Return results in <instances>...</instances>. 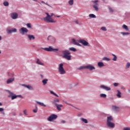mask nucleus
<instances>
[{
    "instance_id": "1",
    "label": "nucleus",
    "mask_w": 130,
    "mask_h": 130,
    "mask_svg": "<svg viewBox=\"0 0 130 130\" xmlns=\"http://www.w3.org/2000/svg\"><path fill=\"white\" fill-rule=\"evenodd\" d=\"M46 15H47V17L44 18V21L45 22H46L47 23H55V22H56V21L52 19V17L50 16L48 13H46Z\"/></svg>"
},
{
    "instance_id": "2",
    "label": "nucleus",
    "mask_w": 130,
    "mask_h": 130,
    "mask_svg": "<svg viewBox=\"0 0 130 130\" xmlns=\"http://www.w3.org/2000/svg\"><path fill=\"white\" fill-rule=\"evenodd\" d=\"M62 53L63 54V57L64 58H66L68 60H71L72 56L70 55L71 52H70V51H68V50L62 51Z\"/></svg>"
},
{
    "instance_id": "3",
    "label": "nucleus",
    "mask_w": 130,
    "mask_h": 130,
    "mask_svg": "<svg viewBox=\"0 0 130 130\" xmlns=\"http://www.w3.org/2000/svg\"><path fill=\"white\" fill-rule=\"evenodd\" d=\"M58 72L60 75H64L66 74V70L63 69V64L60 63L59 65Z\"/></svg>"
},
{
    "instance_id": "4",
    "label": "nucleus",
    "mask_w": 130,
    "mask_h": 130,
    "mask_svg": "<svg viewBox=\"0 0 130 130\" xmlns=\"http://www.w3.org/2000/svg\"><path fill=\"white\" fill-rule=\"evenodd\" d=\"M56 118H57V115L52 114L48 118V120L49 121H52V120H54V119H56Z\"/></svg>"
},
{
    "instance_id": "5",
    "label": "nucleus",
    "mask_w": 130,
    "mask_h": 130,
    "mask_svg": "<svg viewBox=\"0 0 130 130\" xmlns=\"http://www.w3.org/2000/svg\"><path fill=\"white\" fill-rule=\"evenodd\" d=\"M98 2L99 1L98 0L92 1V3H93V7L96 11H98L99 10L98 6H99V5L98 4Z\"/></svg>"
},
{
    "instance_id": "6",
    "label": "nucleus",
    "mask_w": 130,
    "mask_h": 130,
    "mask_svg": "<svg viewBox=\"0 0 130 130\" xmlns=\"http://www.w3.org/2000/svg\"><path fill=\"white\" fill-rule=\"evenodd\" d=\"M43 49L46 51H54V50L56 51H58V49H53L52 47H51V46H49V48H43Z\"/></svg>"
},
{
    "instance_id": "7",
    "label": "nucleus",
    "mask_w": 130,
    "mask_h": 130,
    "mask_svg": "<svg viewBox=\"0 0 130 130\" xmlns=\"http://www.w3.org/2000/svg\"><path fill=\"white\" fill-rule=\"evenodd\" d=\"M19 32L22 35H24L25 33H27L28 32V29L25 27H22L19 29Z\"/></svg>"
},
{
    "instance_id": "8",
    "label": "nucleus",
    "mask_w": 130,
    "mask_h": 130,
    "mask_svg": "<svg viewBox=\"0 0 130 130\" xmlns=\"http://www.w3.org/2000/svg\"><path fill=\"white\" fill-rule=\"evenodd\" d=\"M48 40L50 41L51 43H55V38L51 36L48 37Z\"/></svg>"
},
{
    "instance_id": "9",
    "label": "nucleus",
    "mask_w": 130,
    "mask_h": 130,
    "mask_svg": "<svg viewBox=\"0 0 130 130\" xmlns=\"http://www.w3.org/2000/svg\"><path fill=\"white\" fill-rule=\"evenodd\" d=\"M79 42L82 43L84 46H89V43H88V42L86 41L85 40H80Z\"/></svg>"
},
{
    "instance_id": "10",
    "label": "nucleus",
    "mask_w": 130,
    "mask_h": 130,
    "mask_svg": "<svg viewBox=\"0 0 130 130\" xmlns=\"http://www.w3.org/2000/svg\"><path fill=\"white\" fill-rule=\"evenodd\" d=\"M18 13H11V18L13 20H15V19H18Z\"/></svg>"
},
{
    "instance_id": "11",
    "label": "nucleus",
    "mask_w": 130,
    "mask_h": 130,
    "mask_svg": "<svg viewBox=\"0 0 130 130\" xmlns=\"http://www.w3.org/2000/svg\"><path fill=\"white\" fill-rule=\"evenodd\" d=\"M100 88H101L102 89H104V90H106V91H110V90H111V88L110 87H107L104 85H101L100 86Z\"/></svg>"
},
{
    "instance_id": "12",
    "label": "nucleus",
    "mask_w": 130,
    "mask_h": 130,
    "mask_svg": "<svg viewBox=\"0 0 130 130\" xmlns=\"http://www.w3.org/2000/svg\"><path fill=\"white\" fill-rule=\"evenodd\" d=\"M72 43L74 45H77V46H81V44L79 43L78 41H76L74 39H72Z\"/></svg>"
},
{
    "instance_id": "13",
    "label": "nucleus",
    "mask_w": 130,
    "mask_h": 130,
    "mask_svg": "<svg viewBox=\"0 0 130 130\" xmlns=\"http://www.w3.org/2000/svg\"><path fill=\"white\" fill-rule=\"evenodd\" d=\"M86 69L89 70V71H93V70H95V67L91 65H87L85 66Z\"/></svg>"
},
{
    "instance_id": "14",
    "label": "nucleus",
    "mask_w": 130,
    "mask_h": 130,
    "mask_svg": "<svg viewBox=\"0 0 130 130\" xmlns=\"http://www.w3.org/2000/svg\"><path fill=\"white\" fill-rule=\"evenodd\" d=\"M107 124L109 127H111L112 128L115 126V124L111 122H107Z\"/></svg>"
},
{
    "instance_id": "15",
    "label": "nucleus",
    "mask_w": 130,
    "mask_h": 130,
    "mask_svg": "<svg viewBox=\"0 0 130 130\" xmlns=\"http://www.w3.org/2000/svg\"><path fill=\"white\" fill-rule=\"evenodd\" d=\"M16 32H17V29L15 28H12V29L8 30V33L9 34H11V33H16Z\"/></svg>"
},
{
    "instance_id": "16",
    "label": "nucleus",
    "mask_w": 130,
    "mask_h": 130,
    "mask_svg": "<svg viewBox=\"0 0 130 130\" xmlns=\"http://www.w3.org/2000/svg\"><path fill=\"white\" fill-rule=\"evenodd\" d=\"M55 106L57 107V110H58L59 111H61V107H62V105L61 104H55Z\"/></svg>"
},
{
    "instance_id": "17",
    "label": "nucleus",
    "mask_w": 130,
    "mask_h": 130,
    "mask_svg": "<svg viewBox=\"0 0 130 130\" xmlns=\"http://www.w3.org/2000/svg\"><path fill=\"white\" fill-rule=\"evenodd\" d=\"M112 109L114 110V111H119V107L116 106H112Z\"/></svg>"
},
{
    "instance_id": "18",
    "label": "nucleus",
    "mask_w": 130,
    "mask_h": 130,
    "mask_svg": "<svg viewBox=\"0 0 130 130\" xmlns=\"http://www.w3.org/2000/svg\"><path fill=\"white\" fill-rule=\"evenodd\" d=\"M23 87H25V88H27V89H28V90H33V87H32L30 85H27L23 84Z\"/></svg>"
},
{
    "instance_id": "19",
    "label": "nucleus",
    "mask_w": 130,
    "mask_h": 130,
    "mask_svg": "<svg viewBox=\"0 0 130 130\" xmlns=\"http://www.w3.org/2000/svg\"><path fill=\"white\" fill-rule=\"evenodd\" d=\"M15 81V78H9L7 81V84H10L11 83H13Z\"/></svg>"
},
{
    "instance_id": "20",
    "label": "nucleus",
    "mask_w": 130,
    "mask_h": 130,
    "mask_svg": "<svg viewBox=\"0 0 130 130\" xmlns=\"http://www.w3.org/2000/svg\"><path fill=\"white\" fill-rule=\"evenodd\" d=\"M111 121H113V118H112V116H110L107 117V122H111Z\"/></svg>"
},
{
    "instance_id": "21",
    "label": "nucleus",
    "mask_w": 130,
    "mask_h": 130,
    "mask_svg": "<svg viewBox=\"0 0 130 130\" xmlns=\"http://www.w3.org/2000/svg\"><path fill=\"white\" fill-rule=\"evenodd\" d=\"M27 37L29 39V40H34V39H35V37H34V36L33 35H27Z\"/></svg>"
},
{
    "instance_id": "22",
    "label": "nucleus",
    "mask_w": 130,
    "mask_h": 130,
    "mask_svg": "<svg viewBox=\"0 0 130 130\" xmlns=\"http://www.w3.org/2000/svg\"><path fill=\"white\" fill-rule=\"evenodd\" d=\"M98 66L99 68L105 67L104 63L103 62H99L98 63Z\"/></svg>"
},
{
    "instance_id": "23",
    "label": "nucleus",
    "mask_w": 130,
    "mask_h": 130,
    "mask_svg": "<svg viewBox=\"0 0 130 130\" xmlns=\"http://www.w3.org/2000/svg\"><path fill=\"white\" fill-rule=\"evenodd\" d=\"M37 104L39 105H41V106H43L44 107H46V105L44 104L43 103H41L40 102L36 101Z\"/></svg>"
},
{
    "instance_id": "24",
    "label": "nucleus",
    "mask_w": 130,
    "mask_h": 130,
    "mask_svg": "<svg viewBox=\"0 0 130 130\" xmlns=\"http://www.w3.org/2000/svg\"><path fill=\"white\" fill-rule=\"evenodd\" d=\"M122 28L124 29L126 31H128L129 30L128 27L125 24H123L122 25Z\"/></svg>"
},
{
    "instance_id": "25",
    "label": "nucleus",
    "mask_w": 130,
    "mask_h": 130,
    "mask_svg": "<svg viewBox=\"0 0 130 130\" xmlns=\"http://www.w3.org/2000/svg\"><path fill=\"white\" fill-rule=\"evenodd\" d=\"M47 82H48V79H46L42 80V83L43 85H45L46 84H47Z\"/></svg>"
},
{
    "instance_id": "26",
    "label": "nucleus",
    "mask_w": 130,
    "mask_h": 130,
    "mask_svg": "<svg viewBox=\"0 0 130 130\" xmlns=\"http://www.w3.org/2000/svg\"><path fill=\"white\" fill-rule=\"evenodd\" d=\"M37 63L40 64V66H44V63L41 62V61L39 60V59H37Z\"/></svg>"
},
{
    "instance_id": "27",
    "label": "nucleus",
    "mask_w": 130,
    "mask_h": 130,
    "mask_svg": "<svg viewBox=\"0 0 130 130\" xmlns=\"http://www.w3.org/2000/svg\"><path fill=\"white\" fill-rule=\"evenodd\" d=\"M81 120L83 121V122H84V123H88V120L84 118H80Z\"/></svg>"
},
{
    "instance_id": "28",
    "label": "nucleus",
    "mask_w": 130,
    "mask_h": 130,
    "mask_svg": "<svg viewBox=\"0 0 130 130\" xmlns=\"http://www.w3.org/2000/svg\"><path fill=\"white\" fill-rule=\"evenodd\" d=\"M121 34H122L123 36H127V35H129V32H121Z\"/></svg>"
},
{
    "instance_id": "29",
    "label": "nucleus",
    "mask_w": 130,
    "mask_h": 130,
    "mask_svg": "<svg viewBox=\"0 0 130 130\" xmlns=\"http://www.w3.org/2000/svg\"><path fill=\"white\" fill-rule=\"evenodd\" d=\"M117 96H118V98H121V92H120L119 90H117Z\"/></svg>"
},
{
    "instance_id": "30",
    "label": "nucleus",
    "mask_w": 130,
    "mask_h": 130,
    "mask_svg": "<svg viewBox=\"0 0 130 130\" xmlns=\"http://www.w3.org/2000/svg\"><path fill=\"white\" fill-rule=\"evenodd\" d=\"M100 97H101L102 98H106V97H107V95L104 93H101L100 95Z\"/></svg>"
},
{
    "instance_id": "31",
    "label": "nucleus",
    "mask_w": 130,
    "mask_h": 130,
    "mask_svg": "<svg viewBox=\"0 0 130 130\" xmlns=\"http://www.w3.org/2000/svg\"><path fill=\"white\" fill-rule=\"evenodd\" d=\"M17 98L18 96L14 94L13 96H11V99L12 100H14V99H16Z\"/></svg>"
},
{
    "instance_id": "32",
    "label": "nucleus",
    "mask_w": 130,
    "mask_h": 130,
    "mask_svg": "<svg viewBox=\"0 0 130 130\" xmlns=\"http://www.w3.org/2000/svg\"><path fill=\"white\" fill-rule=\"evenodd\" d=\"M69 50H71V51H77V49H76V48H74V47H71L69 48Z\"/></svg>"
},
{
    "instance_id": "33",
    "label": "nucleus",
    "mask_w": 130,
    "mask_h": 130,
    "mask_svg": "<svg viewBox=\"0 0 130 130\" xmlns=\"http://www.w3.org/2000/svg\"><path fill=\"white\" fill-rule=\"evenodd\" d=\"M50 92L51 94H53V95H54V96H56V97H59L58 96V95H57L56 93H54L53 91H50Z\"/></svg>"
},
{
    "instance_id": "34",
    "label": "nucleus",
    "mask_w": 130,
    "mask_h": 130,
    "mask_svg": "<svg viewBox=\"0 0 130 130\" xmlns=\"http://www.w3.org/2000/svg\"><path fill=\"white\" fill-rule=\"evenodd\" d=\"M113 56H114V58L112 59L113 60H114V61H116L117 59V57H116V56L114 54H112Z\"/></svg>"
},
{
    "instance_id": "35",
    "label": "nucleus",
    "mask_w": 130,
    "mask_h": 130,
    "mask_svg": "<svg viewBox=\"0 0 130 130\" xmlns=\"http://www.w3.org/2000/svg\"><path fill=\"white\" fill-rule=\"evenodd\" d=\"M9 95H8V97H12L13 95H14V93L10 91H8Z\"/></svg>"
},
{
    "instance_id": "36",
    "label": "nucleus",
    "mask_w": 130,
    "mask_h": 130,
    "mask_svg": "<svg viewBox=\"0 0 130 130\" xmlns=\"http://www.w3.org/2000/svg\"><path fill=\"white\" fill-rule=\"evenodd\" d=\"M69 4L70 5V6H73V5H74V0H70Z\"/></svg>"
},
{
    "instance_id": "37",
    "label": "nucleus",
    "mask_w": 130,
    "mask_h": 130,
    "mask_svg": "<svg viewBox=\"0 0 130 130\" xmlns=\"http://www.w3.org/2000/svg\"><path fill=\"white\" fill-rule=\"evenodd\" d=\"M3 5L5 6V7H8L9 6V2H5L3 3Z\"/></svg>"
},
{
    "instance_id": "38",
    "label": "nucleus",
    "mask_w": 130,
    "mask_h": 130,
    "mask_svg": "<svg viewBox=\"0 0 130 130\" xmlns=\"http://www.w3.org/2000/svg\"><path fill=\"white\" fill-rule=\"evenodd\" d=\"M84 69H86V66H81L80 68H78L77 70H84Z\"/></svg>"
},
{
    "instance_id": "39",
    "label": "nucleus",
    "mask_w": 130,
    "mask_h": 130,
    "mask_svg": "<svg viewBox=\"0 0 130 130\" xmlns=\"http://www.w3.org/2000/svg\"><path fill=\"white\" fill-rule=\"evenodd\" d=\"M89 17H90V18H96V16L95 15H94V14H89Z\"/></svg>"
},
{
    "instance_id": "40",
    "label": "nucleus",
    "mask_w": 130,
    "mask_h": 130,
    "mask_svg": "<svg viewBox=\"0 0 130 130\" xmlns=\"http://www.w3.org/2000/svg\"><path fill=\"white\" fill-rule=\"evenodd\" d=\"M101 29L103 31H107V29L105 27H102Z\"/></svg>"
},
{
    "instance_id": "41",
    "label": "nucleus",
    "mask_w": 130,
    "mask_h": 130,
    "mask_svg": "<svg viewBox=\"0 0 130 130\" xmlns=\"http://www.w3.org/2000/svg\"><path fill=\"white\" fill-rule=\"evenodd\" d=\"M103 60H107V61H109V60H110V58H108L106 57H105L104 58H103Z\"/></svg>"
},
{
    "instance_id": "42",
    "label": "nucleus",
    "mask_w": 130,
    "mask_h": 130,
    "mask_svg": "<svg viewBox=\"0 0 130 130\" xmlns=\"http://www.w3.org/2000/svg\"><path fill=\"white\" fill-rule=\"evenodd\" d=\"M129 67H130V63L129 62H127L126 65V69H129Z\"/></svg>"
},
{
    "instance_id": "43",
    "label": "nucleus",
    "mask_w": 130,
    "mask_h": 130,
    "mask_svg": "<svg viewBox=\"0 0 130 130\" xmlns=\"http://www.w3.org/2000/svg\"><path fill=\"white\" fill-rule=\"evenodd\" d=\"M23 113L24 114H25V115H28V113H27V110H24L23 111Z\"/></svg>"
},
{
    "instance_id": "44",
    "label": "nucleus",
    "mask_w": 130,
    "mask_h": 130,
    "mask_svg": "<svg viewBox=\"0 0 130 130\" xmlns=\"http://www.w3.org/2000/svg\"><path fill=\"white\" fill-rule=\"evenodd\" d=\"M41 4H44V5H46V6H48V7H49V5H48L47 3H45L44 1H41Z\"/></svg>"
},
{
    "instance_id": "45",
    "label": "nucleus",
    "mask_w": 130,
    "mask_h": 130,
    "mask_svg": "<svg viewBox=\"0 0 130 130\" xmlns=\"http://www.w3.org/2000/svg\"><path fill=\"white\" fill-rule=\"evenodd\" d=\"M26 26L28 28H31V24L30 23H27Z\"/></svg>"
},
{
    "instance_id": "46",
    "label": "nucleus",
    "mask_w": 130,
    "mask_h": 130,
    "mask_svg": "<svg viewBox=\"0 0 130 130\" xmlns=\"http://www.w3.org/2000/svg\"><path fill=\"white\" fill-rule=\"evenodd\" d=\"M118 85H119V83H114V87H117L118 86Z\"/></svg>"
},
{
    "instance_id": "47",
    "label": "nucleus",
    "mask_w": 130,
    "mask_h": 130,
    "mask_svg": "<svg viewBox=\"0 0 130 130\" xmlns=\"http://www.w3.org/2000/svg\"><path fill=\"white\" fill-rule=\"evenodd\" d=\"M109 11L111 12V13H112L113 12V9L111 8H109Z\"/></svg>"
},
{
    "instance_id": "48",
    "label": "nucleus",
    "mask_w": 130,
    "mask_h": 130,
    "mask_svg": "<svg viewBox=\"0 0 130 130\" xmlns=\"http://www.w3.org/2000/svg\"><path fill=\"white\" fill-rule=\"evenodd\" d=\"M54 102H59V100H58V99H55V100H54Z\"/></svg>"
},
{
    "instance_id": "49",
    "label": "nucleus",
    "mask_w": 130,
    "mask_h": 130,
    "mask_svg": "<svg viewBox=\"0 0 130 130\" xmlns=\"http://www.w3.org/2000/svg\"><path fill=\"white\" fill-rule=\"evenodd\" d=\"M33 112H34V113H37V109L33 110Z\"/></svg>"
},
{
    "instance_id": "50",
    "label": "nucleus",
    "mask_w": 130,
    "mask_h": 130,
    "mask_svg": "<svg viewBox=\"0 0 130 130\" xmlns=\"http://www.w3.org/2000/svg\"><path fill=\"white\" fill-rule=\"evenodd\" d=\"M123 130H130V128H128V127L124 128Z\"/></svg>"
},
{
    "instance_id": "51",
    "label": "nucleus",
    "mask_w": 130,
    "mask_h": 130,
    "mask_svg": "<svg viewBox=\"0 0 130 130\" xmlns=\"http://www.w3.org/2000/svg\"><path fill=\"white\" fill-rule=\"evenodd\" d=\"M3 111H4V108H0V112H2Z\"/></svg>"
},
{
    "instance_id": "52",
    "label": "nucleus",
    "mask_w": 130,
    "mask_h": 130,
    "mask_svg": "<svg viewBox=\"0 0 130 130\" xmlns=\"http://www.w3.org/2000/svg\"><path fill=\"white\" fill-rule=\"evenodd\" d=\"M17 97H19L20 98H23V96L21 95H17Z\"/></svg>"
},
{
    "instance_id": "53",
    "label": "nucleus",
    "mask_w": 130,
    "mask_h": 130,
    "mask_svg": "<svg viewBox=\"0 0 130 130\" xmlns=\"http://www.w3.org/2000/svg\"><path fill=\"white\" fill-rule=\"evenodd\" d=\"M61 123H66V121L65 120H62L61 121Z\"/></svg>"
},
{
    "instance_id": "54",
    "label": "nucleus",
    "mask_w": 130,
    "mask_h": 130,
    "mask_svg": "<svg viewBox=\"0 0 130 130\" xmlns=\"http://www.w3.org/2000/svg\"><path fill=\"white\" fill-rule=\"evenodd\" d=\"M52 16H54V14L53 13H52L50 15L51 18H52Z\"/></svg>"
},
{
    "instance_id": "55",
    "label": "nucleus",
    "mask_w": 130,
    "mask_h": 130,
    "mask_svg": "<svg viewBox=\"0 0 130 130\" xmlns=\"http://www.w3.org/2000/svg\"><path fill=\"white\" fill-rule=\"evenodd\" d=\"M75 23H76V24H79V22L77 20L75 21Z\"/></svg>"
},
{
    "instance_id": "56",
    "label": "nucleus",
    "mask_w": 130,
    "mask_h": 130,
    "mask_svg": "<svg viewBox=\"0 0 130 130\" xmlns=\"http://www.w3.org/2000/svg\"><path fill=\"white\" fill-rule=\"evenodd\" d=\"M65 103H66V104H68V105H71V106H72L71 104L68 103L67 102H66Z\"/></svg>"
},
{
    "instance_id": "57",
    "label": "nucleus",
    "mask_w": 130,
    "mask_h": 130,
    "mask_svg": "<svg viewBox=\"0 0 130 130\" xmlns=\"http://www.w3.org/2000/svg\"><path fill=\"white\" fill-rule=\"evenodd\" d=\"M19 115H20V116H22V115H23V114H22V113H19Z\"/></svg>"
},
{
    "instance_id": "58",
    "label": "nucleus",
    "mask_w": 130,
    "mask_h": 130,
    "mask_svg": "<svg viewBox=\"0 0 130 130\" xmlns=\"http://www.w3.org/2000/svg\"><path fill=\"white\" fill-rule=\"evenodd\" d=\"M55 17H57V18H60V16H55Z\"/></svg>"
},
{
    "instance_id": "59",
    "label": "nucleus",
    "mask_w": 130,
    "mask_h": 130,
    "mask_svg": "<svg viewBox=\"0 0 130 130\" xmlns=\"http://www.w3.org/2000/svg\"><path fill=\"white\" fill-rule=\"evenodd\" d=\"M3 106V104H2V103L0 102V106Z\"/></svg>"
},
{
    "instance_id": "60",
    "label": "nucleus",
    "mask_w": 130,
    "mask_h": 130,
    "mask_svg": "<svg viewBox=\"0 0 130 130\" xmlns=\"http://www.w3.org/2000/svg\"><path fill=\"white\" fill-rule=\"evenodd\" d=\"M36 109H38L37 105H36Z\"/></svg>"
},
{
    "instance_id": "61",
    "label": "nucleus",
    "mask_w": 130,
    "mask_h": 130,
    "mask_svg": "<svg viewBox=\"0 0 130 130\" xmlns=\"http://www.w3.org/2000/svg\"><path fill=\"white\" fill-rule=\"evenodd\" d=\"M0 40H2V37L0 36Z\"/></svg>"
},
{
    "instance_id": "62",
    "label": "nucleus",
    "mask_w": 130,
    "mask_h": 130,
    "mask_svg": "<svg viewBox=\"0 0 130 130\" xmlns=\"http://www.w3.org/2000/svg\"><path fill=\"white\" fill-rule=\"evenodd\" d=\"M33 1H34L35 2H37V1H36V0H33Z\"/></svg>"
},
{
    "instance_id": "63",
    "label": "nucleus",
    "mask_w": 130,
    "mask_h": 130,
    "mask_svg": "<svg viewBox=\"0 0 130 130\" xmlns=\"http://www.w3.org/2000/svg\"><path fill=\"white\" fill-rule=\"evenodd\" d=\"M40 5H41V3H39V2H38Z\"/></svg>"
},
{
    "instance_id": "64",
    "label": "nucleus",
    "mask_w": 130,
    "mask_h": 130,
    "mask_svg": "<svg viewBox=\"0 0 130 130\" xmlns=\"http://www.w3.org/2000/svg\"><path fill=\"white\" fill-rule=\"evenodd\" d=\"M3 114H5V113H3Z\"/></svg>"
}]
</instances>
